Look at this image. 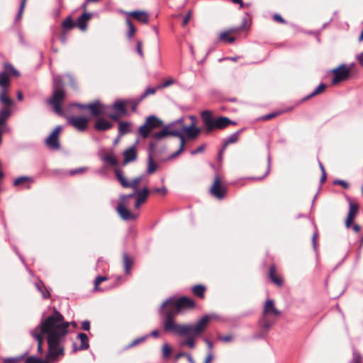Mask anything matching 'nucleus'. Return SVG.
I'll return each mask as SVG.
<instances>
[{
    "mask_svg": "<svg viewBox=\"0 0 363 363\" xmlns=\"http://www.w3.org/2000/svg\"><path fill=\"white\" fill-rule=\"evenodd\" d=\"M69 323L64 316L55 308L52 313L43 320L40 324V330L46 335L48 346V354L44 359L29 357L26 363H49L57 362L59 357L65 354L64 342L68 334Z\"/></svg>",
    "mask_w": 363,
    "mask_h": 363,
    "instance_id": "1",
    "label": "nucleus"
},
{
    "mask_svg": "<svg viewBox=\"0 0 363 363\" xmlns=\"http://www.w3.org/2000/svg\"><path fill=\"white\" fill-rule=\"evenodd\" d=\"M167 310L166 318L163 323L164 330L178 335L199 336L205 330L211 318L210 315H205L194 325H181L175 322L174 317L176 315H174L172 311Z\"/></svg>",
    "mask_w": 363,
    "mask_h": 363,
    "instance_id": "2",
    "label": "nucleus"
},
{
    "mask_svg": "<svg viewBox=\"0 0 363 363\" xmlns=\"http://www.w3.org/2000/svg\"><path fill=\"white\" fill-rule=\"evenodd\" d=\"M184 118H181L174 122L165 125L160 128V138L166 136H175L179 138L180 145L177 151L171 155L168 160L173 159L179 156L184 149L185 138L184 134H182V125Z\"/></svg>",
    "mask_w": 363,
    "mask_h": 363,
    "instance_id": "3",
    "label": "nucleus"
},
{
    "mask_svg": "<svg viewBox=\"0 0 363 363\" xmlns=\"http://www.w3.org/2000/svg\"><path fill=\"white\" fill-rule=\"evenodd\" d=\"M66 93L60 79H55L52 96L47 100V104L53 108L54 111L60 116L63 115L62 104L65 100Z\"/></svg>",
    "mask_w": 363,
    "mask_h": 363,
    "instance_id": "4",
    "label": "nucleus"
},
{
    "mask_svg": "<svg viewBox=\"0 0 363 363\" xmlns=\"http://www.w3.org/2000/svg\"><path fill=\"white\" fill-rule=\"evenodd\" d=\"M202 120L206 125V131L210 133L214 129H223L231 123H234L227 117H219L213 119L209 111H204L201 113Z\"/></svg>",
    "mask_w": 363,
    "mask_h": 363,
    "instance_id": "5",
    "label": "nucleus"
},
{
    "mask_svg": "<svg viewBox=\"0 0 363 363\" xmlns=\"http://www.w3.org/2000/svg\"><path fill=\"white\" fill-rule=\"evenodd\" d=\"M194 306V302L187 297H182L177 300L169 298L164 301L162 307L172 311L174 315H177L184 309L191 308Z\"/></svg>",
    "mask_w": 363,
    "mask_h": 363,
    "instance_id": "6",
    "label": "nucleus"
},
{
    "mask_svg": "<svg viewBox=\"0 0 363 363\" xmlns=\"http://www.w3.org/2000/svg\"><path fill=\"white\" fill-rule=\"evenodd\" d=\"M280 315V311L276 308L274 303L272 299H267L264 303L263 309V315L260 320V325L262 328L265 330H269L272 325L273 323L267 320L268 316L277 317Z\"/></svg>",
    "mask_w": 363,
    "mask_h": 363,
    "instance_id": "7",
    "label": "nucleus"
},
{
    "mask_svg": "<svg viewBox=\"0 0 363 363\" xmlns=\"http://www.w3.org/2000/svg\"><path fill=\"white\" fill-rule=\"evenodd\" d=\"M352 66H347L345 64H342L338 67L333 69L330 72L333 74L331 80V84L335 85L340 82L348 79L350 77L352 72Z\"/></svg>",
    "mask_w": 363,
    "mask_h": 363,
    "instance_id": "8",
    "label": "nucleus"
},
{
    "mask_svg": "<svg viewBox=\"0 0 363 363\" xmlns=\"http://www.w3.org/2000/svg\"><path fill=\"white\" fill-rule=\"evenodd\" d=\"M0 103L13 104V101L9 97L10 79L5 72H0Z\"/></svg>",
    "mask_w": 363,
    "mask_h": 363,
    "instance_id": "9",
    "label": "nucleus"
},
{
    "mask_svg": "<svg viewBox=\"0 0 363 363\" xmlns=\"http://www.w3.org/2000/svg\"><path fill=\"white\" fill-rule=\"evenodd\" d=\"M133 196L134 194H130L122 195L120 198V201L116 210L121 218L125 220H133L136 218V216L127 208L128 199Z\"/></svg>",
    "mask_w": 363,
    "mask_h": 363,
    "instance_id": "10",
    "label": "nucleus"
},
{
    "mask_svg": "<svg viewBox=\"0 0 363 363\" xmlns=\"http://www.w3.org/2000/svg\"><path fill=\"white\" fill-rule=\"evenodd\" d=\"M129 104V101L123 100L116 101L111 106L114 111L113 113L108 114V116L113 121H118L123 116L126 115V106Z\"/></svg>",
    "mask_w": 363,
    "mask_h": 363,
    "instance_id": "11",
    "label": "nucleus"
},
{
    "mask_svg": "<svg viewBox=\"0 0 363 363\" xmlns=\"http://www.w3.org/2000/svg\"><path fill=\"white\" fill-rule=\"evenodd\" d=\"M159 126V118L151 116L147 118L145 123L141 125L138 132L143 138L148 137L150 132L156 127Z\"/></svg>",
    "mask_w": 363,
    "mask_h": 363,
    "instance_id": "12",
    "label": "nucleus"
},
{
    "mask_svg": "<svg viewBox=\"0 0 363 363\" xmlns=\"http://www.w3.org/2000/svg\"><path fill=\"white\" fill-rule=\"evenodd\" d=\"M67 123L79 132L87 130L89 119L83 116H68Z\"/></svg>",
    "mask_w": 363,
    "mask_h": 363,
    "instance_id": "13",
    "label": "nucleus"
},
{
    "mask_svg": "<svg viewBox=\"0 0 363 363\" xmlns=\"http://www.w3.org/2000/svg\"><path fill=\"white\" fill-rule=\"evenodd\" d=\"M116 177L121 184L124 188H132L135 191L138 190V184L142 181L143 177H138L135 178L133 181L128 182L126 178L123 176L122 172L120 169H116L115 171Z\"/></svg>",
    "mask_w": 363,
    "mask_h": 363,
    "instance_id": "14",
    "label": "nucleus"
},
{
    "mask_svg": "<svg viewBox=\"0 0 363 363\" xmlns=\"http://www.w3.org/2000/svg\"><path fill=\"white\" fill-rule=\"evenodd\" d=\"M61 126H57L45 140L46 145L51 150H58L60 148L59 135L61 132Z\"/></svg>",
    "mask_w": 363,
    "mask_h": 363,
    "instance_id": "15",
    "label": "nucleus"
},
{
    "mask_svg": "<svg viewBox=\"0 0 363 363\" xmlns=\"http://www.w3.org/2000/svg\"><path fill=\"white\" fill-rule=\"evenodd\" d=\"M211 194L218 199H222L225 197L226 188L220 183L219 177L216 176L214 182L210 189Z\"/></svg>",
    "mask_w": 363,
    "mask_h": 363,
    "instance_id": "16",
    "label": "nucleus"
},
{
    "mask_svg": "<svg viewBox=\"0 0 363 363\" xmlns=\"http://www.w3.org/2000/svg\"><path fill=\"white\" fill-rule=\"evenodd\" d=\"M182 134H185L188 139L196 138L201 133V128L195 126V123H192L190 125H185L184 120L183 121Z\"/></svg>",
    "mask_w": 363,
    "mask_h": 363,
    "instance_id": "17",
    "label": "nucleus"
},
{
    "mask_svg": "<svg viewBox=\"0 0 363 363\" xmlns=\"http://www.w3.org/2000/svg\"><path fill=\"white\" fill-rule=\"evenodd\" d=\"M86 107L87 109L90 111L91 115L94 117L105 114V106L99 100L87 104Z\"/></svg>",
    "mask_w": 363,
    "mask_h": 363,
    "instance_id": "18",
    "label": "nucleus"
},
{
    "mask_svg": "<svg viewBox=\"0 0 363 363\" xmlns=\"http://www.w3.org/2000/svg\"><path fill=\"white\" fill-rule=\"evenodd\" d=\"M245 23H246V20L245 19L242 27L233 28L228 30L221 32L219 34V40L221 41L228 42L229 43H233L235 41V38L229 36V35L230 33H237V32L241 30L244 28Z\"/></svg>",
    "mask_w": 363,
    "mask_h": 363,
    "instance_id": "19",
    "label": "nucleus"
},
{
    "mask_svg": "<svg viewBox=\"0 0 363 363\" xmlns=\"http://www.w3.org/2000/svg\"><path fill=\"white\" fill-rule=\"evenodd\" d=\"M125 13L128 16L132 17L142 23H147L149 21V16L145 11H133L130 12H125Z\"/></svg>",
    "mask_w": 363,
    "mask_h": 363,
    "instance_id": "20",
    "label": "nucleus"
},
{
    "mask_svg": "<svg viewBox=\"0 0 363 363\" xmlns=\"http://www.w3.org/2000/svg\"><path fill=\"white\" fill-rule=\"evenodd\" d=\"M31 335L34 338H35V340H37V342H38V351L40 354H42L43 352V339H44V336L43 335L46 336V335L41 332L40 328V325L38 327H36L33 330H32Z\"/></svg>",
    "mask_w": 363,
    "mask_h": 363,
    "instance_id": "21",
    "label": "nucleus"
},
{
    "mask_svg": "<svg viewBox=\"0 0 363 363\" xmlns=\"http://www.w3.org/2000/svg\"><path fill=\"white\" fill-rule=\"evenodd\" d=\"M136 193V201L135 203V208H139L140 205L145 202L148 195L150 194V190L148 188L145 187L141 191H135Z\"/></svg>",
    "mask_w": 363,
    "mask_h": 363,
    "instance_id": "22",
    "label": "nucleus"
},
{
    "mask_svg": "<svg viewBox=\"0 0 363 363\" xmlns=\"http://www.w3.org/2000/svg\"><path fill=\"white\" fill-rule=\"evenodd\" d=\"M4 106L0 111V126L5 125L6 121L11 115V107L13 104H1Z\"/></svg>",
    "mask_w": 363,
    "mask_h": 363,
    "instance_id": "23",
    "label": "nucleus"
},
{
    "mask_svg": "<svg viewBox=\"0 0 363 363\" xmlns=\"http://www.w3.org/2000/svg\"><path fill=\"white\" fill-rule=\"evenodd\" d=\"M157 144L155 143H150V153L148 157V168H147V172L149 174H152L154 172H155L157 166L154 162L153 160V152L156 148Z\"/></svg>",
    "mask_w": 363,
    "mask_h": 363,
    "instance_id": "24",
    "label": "nucleus"
},
{
    "mask_svg": "<svg viewBox=\"0 0 363 363\" xmlns=\"http://www.w3.org/2000/svg\"><path fill=\"white\" fill-rule=\"evenodd\" d=\"M78 338L81 342V345L79 347H77L76 344H73V352H76L78 350H85L89 347V338L86 334L80 333L78 334Z\"/></svg>",
    "mask_w": 363,
    "mask_h": 363,
    "instance_id": "25",
    "label": "nucleus"
},
{
    "mask_svg": "<svg viewBox=\"0 0 363 363\" xmlns=\"http://www.w3.org/2000/svg\"><path fill=\"white\" fill-rule=\"evenodd\" d=\"M112 127L113 123L103 118L97 119L94 124V128L98 131H105Z\"/></svg>",
    "mask_w": 363,
    "mask_h": 363,
    "instance_id": "26",
    "label": "nucleus"
},
{
    "mask_svg": "<svg viewBox=\"0 0 363 363\" xmlns=\"http://www.w3.org/2000/svg\"><path fill=\"white\" fill-rule=\"evenodd\" d=\"M92 14L91 13L84 12L77 19V22L75 24L80 30H85L87 26V22L91 18Z\"/></svg>",
    "mask_w": 363,
    "mask_h": 363,
    "instance_id": "27",
    "label": "nucleus"
},
{
    "mask_svg": "<svg viewBox=\"0 0 363 363\" xmlns=\"http://www.w3.org/2000/svg\"><path fill=\"white\" fill-rule=\"evenodd\" d=\"M358 208H359V206L357 204H354L352 203H350L349 213H348L347 218L345 221V225L347 228L350 227L352 221L353 220L354 218L355 217L356 214L357 213Z\"/></svg>",
    "mask_w": 363,
    "mask_h": 363,
    "instance_id": "28",
    "label": "nucleus"
},
{
    "mask_svg": "<svg viewBox=\"0 0 363 363\" xmlns=\"http://www.w3.org/2000/svg\"><path fill=\"white\" fill-rule=\"evenodd\" d=\"M124 164H126L130 162L134 161L136 159L137 154L135 149L131 147L124 152Z\"/></svg>",
    "mask_w": 363,
    "mask_h": 363,
    "instance_id": "29",
    "label": "nucleus"
},
{
    "mask_svg": "<svg viewBox=\"0 0 363 363\" xmlns=\"http://www.w3.org/2000/svg\"><path fill=\"white\" fill-rule=\"evenodd\" d=\"M123 262L125 273L126 274H130L131 267L133 265L132 259L128 255L125 254V255H123Z\"/></svg>",
    "mask_w": 363,
    "mask_h": 363,
    "instance_id": "30",
    "label": "nucleus"
},
{
    "mask_svg": "<svg viewBox=\"0 0 363 363\" xmlns=\"http://www.w3.org/2000/svg\"><path fill=\"white\" fill-rule=\"evenodd\" d=\"M176 84H177V80L172 77L164 78L160 82V89L167 88Z\"/></svg>",
    "mask_w": 363,
    "mask_h": 363,
    "instance_id": "31",
    "label": "nucleus"
},
{
    "mask_svg": "<svg viewBox=\"0 0 363 363\" xmlns=\"http://www.w3.org/2000/svg\"><path fill=\"white\" fill-rule=\"evenodd\" d=\"M4 67L5 72H6L8 74L9 77V75L15 76V77H18L19 76L18 71L16 70L15 69V67L11 64H10V63H4Z\"/></svg>",
    "mask_w": 363,
    "mask_h": 363,
    "instance_id": "32",
    "label": "nucleus"
},
{
    "mask_svg": "<svg viewBox=\"0 0 363 363\" xmlns=\"http://www.w3.org/2000/svg\"><path fill=\"white\" fill-rule=\"evenodd\" d=\"M130 123L128 122H119L118 123V134L123 135L129 133Z\"/></svg>",
    "mask_w": 363,
    "mask_h": 363,
    "instance_id": "33",
    "label": "nucleus"
},
{
    "mask_svg": "<svg viewBox=\"0 0 363 363\" xmlns=\"http://www.w3.org/2000/svg\"><path fill=\"white\" fill-rule=\"evenodd\" d=\"M269 277L271 280L276 284L277 286L282 284V279L275 274V267H271L269 269Z\"/></svg>",
    "mask_w": 363,
    "mask_h": 363,
    "instance_id": "34",
    "label": "nucleus"
},
{
    "mask_svg": "<svg viewBox=\"0 0 363 363\" xmlns=\"http://www.w3.org/2000/svg\"><path fill=\"white\" fill-rule=\"evenodd\" d=\"M63 30H71L76 26L71 16H68L62 23Z\"/></svg>",
    "mask_w": 363,
    "mask_h": 363,
    "instance_id": "35",
    "label": "nucleus"
},
{
    "mask_svg": "<svg viewBox=\"0 0 363 363\" xmlns=\"http://www.w3.org/2000/svg\"><path fill=\"white\" fill-rule=\"evenodd\" d=\"M240 133V131L234 133L232 135H230L228 138H226V140L224 142L223 149H225V147L229 144L236 143L238 140Z\"/></svg>",
    "mask_w": 363,
    "mask_h": 363,
    "instance_id": "36",
    "label": "nucleus"
},
{
    "mask_svg": "<svg viewBox=\"0 0 363 363\" xmlns=\"http://www.w3.org/2000/svg\"><path fill=\"white\" fill-rule=\"evenodd\" d=\"M125 21H126V24L128 27V32L127 33V35H128V38H131L135 35L136 30H135V28L133 26V23L128 18H126Z\"/></svg>",
    "mask_w": 363,
    "mask_h": 363,
    "instance_id": "37",
    "label": "nucleus"
},
{
    "mask_svg": "<svg viewBox=\"0 0 363 363\" xmlns=\"http://www.w3.org/2000/svg\"><path fill=\"white\" fill-rule=\"evenodd\" d=\"M104 161L112 166H116L118 163L117 158L113 154H108L105 155Z\"/></svg>",
    "mask_w": 363,
    "mask_h": 363,
    "instance_id": "38",
    "label": "nucleus"
},
{
    "mask_svg": "<svg viewBox=\"0 0 363 363\" xmlns=\"http://www.w3.org/2000/svg\"><path fill=\"white\" fill-rule=\"evenodd\" d=\"M27 182H33V179L28 177H20L14 181L13 185L19 186Z\"/></svg>",
    "mask_w": 363,
    "mask_h": 363,
    "instance_id": "39",
    "label": "nucleus"
},
{
    "mask_svg": "<svg viewBox=\"0 0 363 363\" xmlns=\"http://www.w3.org/2000/svg\"><path fill=\"white\" fill-rule=\"evenodd\" d=\"M205 291V287L202 285H197L193 287V292L195 295L203 297Z\"/></svg>",
    "mask_w": 363,
    "mask_h": 363,
    "instance_id": "40",
    "label": "nucleus"
},
{
    "mask_svg": "<svg viewBox=\"0 0 363 363\" xmlns=\"http://www.w3.org/2000/svg\"><path fill=\"white\" fill-rule=\"evenodd\" d=\"M157 91L156 88H148L145 90V91L139 97L140 100H143L145 97L149 95L155 94Z\"/></svg>",
    "mask_w": 363,
    "mask_h": 363,
    "instance_id": "41",
    "label": "nucleus"
},
{
    "mask_svg": "<svg viewBox=\"0 0 363 363\" xmlns=\"http://www.w3.org/2000/svg\"><path fill=\"white\" fill-rule=\"evenodd\" d=\"M128 101H129L128 106H130L131 111L133 112H135L137 111L138 106L142 101V100H140V98H138L137 99Z\"/></svg>",
    "mask_w": 363,
    "mask_h": 363,
    "instance_id": "42",
    "label": "nucleus"
},
{
    "mask_svg": "<svg viewBox=\"0 0 363 363\" xmlns=\"http://www.w3.org/2000/svg\"><path fill=\"white\" fill-rule=\"evenodd\" d=\"M108 279L106 277L103 276H99L96 278L94 281V290L98 291L99 290V285L102 283L104 281H106Z\"/></svg>",
    "mask_w": 363,
    "mask_h": 363,
    "instance_id": "43",
    "label": "nucleus"
},
{
    "mask_svg": "<svg viewBox=\"0 0 363 363\" xmlns=\"http://www.w3.org/2000/svg\"><path fill=\"white\" fill-rule=\"evenodd\" d=\"M172 352V348L167 344H164L162 347L163 356L165 358H168Z\"/></svg>",
    "mask_w": 363,
    "mask_h": 363,
    "instance_id": "44",
    "label": "nucleus"
},
{
    "mask_svg": "<svg viewBox=\"0 0 363 363\" xmlns=\"http://www.w3.org/2000/svg\"><path fill=\"white\" fill-rule=\"evenodd\" d=\"M27 1L28 0H22L21 1L19 11H18V13L17 15V20H20L21 18Z\"/></svg>",
    "mask_w": 363,
    "mask_h": 363,
    "instance_id": "45",
    "label": "nucleus"
},
{
    "mask_svg": "<svg viewBox=\"0 0 363 363\" xmlns=\"http://www.w3.org/2000/svg\"><path fill=\"white\" fill-rule=\"evenodd\" d=\"M189 338L186 341H185L183 345H186L190 348H194L195 347L194 340V338L196 336L186 335Z\"/></svg>",
    "mask_w": 363,
    "mask_h": 363,
    "instance_id": "46",
    "label": "nucleus"
},
{
    "mask_svg": "<svg viewBox=\"0 0 363 363\" xmlns=\"http://www.w3.org/2000/svg\"><path fill=\"white\" fill-rule=\"evenodd\" d=\"M326 86L325 84H320L318 86L311 94V96H315L322 91H323L325 89Z\"/></svg>",
    "mask_w": 363,
    "mask_h": 363,
    "instance_id": "47",
    "label": "nucleus"
},
{
    "mask_svg": "<svg viewBox=\"0 0 363 363\" xmlns=\"http://www.w3.org/2000/svg\"><path fill=\"white\" fill-rule=\"evenodd\" d=\"M145 340V337L137 338V339L134 340L131 343H130L128 345V346L127 347V348H130V347H135L137 345H138L139 343L143 342Z\"/></svg>",
    "mask_w": 363,
    "mask_h": 363,
    "instance_id": "48",
    "label": "nucleus"
},
{
    "mask_svg": "<svg viewBox=\"0 0 363 363\" xmlns=\"http://www.w3.org/2000/svg\"><path fill=\"white\" fill-rule=\"evenodd\" d=\"M192 15V11L191 10L188 11L187 13L186 14L185 17L183 19L182 22V26H186L189 21H190Z\"/></svg>",
    "mask_w": 363,
    "mask_h": 363,
    "instance_id": "49",
    "label": "nucleus"
},
{
    "mask_svg": "<svg viewBox=\"0 0 363 363\" xmlns=\"http://www.w3.org/2000/svg\"><path fill=\"white\" fill-rule=\"evenodd\" d=\"M204 149H205V145H201L199 147H198L196 149L192 150L191 152V154L196 155V154L201 153L204 150Z\"/></svg>",
    "mask_w": 363,
    "mask_h": 363,
    "instance_id": "50",
    "label": "nucleus"
},
{
    "mask_svg": "<svg viewBox=\"0 0 363 363\" xmlns=\"http://www.w3.org/2000/svg\"><path fill=\"white\" fill-rule=\"evenodd\" d=\"M82 329L84 330H89L90 329V322L89 320H84L82 323Z\"/></svg>",
    "mask_w": 363,
    "mask_h": 363,
    "instance_id": "51",
    "label": "nucleus"
},
{
    "mask_svg": "<svg viewBox=\"0 0 363 363\" xmlns=\"http://www.w3.org/2000/svg\"><path fill=\"white\" fill-rule=\"evenodd\" d=\"M334 184L341 185L345 189H347L349 186L348 184L344 180H336Z\"/></svg>",
    "mask_w": 363,
    "mask_h": 363,
    "instance_id": "52",
    "label": "nucleus"
},
{
    "mask_svg": "<svg viewBox=\"0 0 363 363\" xmlns=\"http://www.w3.org/2000/svg\"><path fill=\"white\" fill-rule=\"evenodd\" d=\"M66 35H67V31L66 30H62V33L60 36V39L61 40V42L62 43H66Z\"/></svg>",
    "mask_w": 363,
    "mask_h": 363,
    "instance_id": "53",
    "label": "nucleus"
},
{
    "mask_svg": "<svg viewBox=\"0 0 363 363\" xmlns=\"http://www.w3.org/2000/svg\"><path fill=\"white\" fill-rule=\"evenodd\" d=\"M137 52L140 56L143 55V53L142 51V43L140 41H138L137 43Z\"/></svg>",
    "mask_w": 363,
    "mask_h": 363,
    "instance_id": "54",
    "label": "nucleus"
},
{
    "mask_svg": "<svg viewBox=\"0 0 363 363\" xmlns=\"http://www.w3.org/2000/svg\"><path fill=\"white\" fill-rule=\"evenodd\" d=\"M361 355L359 354V353H354V361L356 362V363H360L361 362Z\"/></svg>",
    "mask_w": 363,
    "mask_h": 363,
    "instance_id": "55",
    "label": "nucleus"
},
{
    "mask_svg": "<svg viewBox=\"0 0 363 363\" xmlns=\"http://www.w3.org/2000/svg\"><path fill=\"white\" fill-rule=\"evenodd\" d=\"M356 58L358 60L359 63L363 67V52L357 55Z\"/></svg>",
    "mask_w": 363,
    "mask_h": 363,
    "instance_id": "56",
    "label": "nucleus"
},
{
    "mask_svg": "<svg viewBox=\"0 0 363 363\" xmlns=\"http://www.w3.org/2000/svg\"><path fill=\"white\" fill-rule=\"evenodd\" d=\"M274 19L278 22H280V23H284V20L283 19V18L279 15V14H275L274 16Z\"/></svg>",
    "mask_w": 363,
    "mask_h": 363,
    "instance_id": "57",
    "label": "nucleus"
},
{
    "mask_svg": "<svg viewBox=\"0 0 363 363\" xmlns=\"http://www.w3.org/2000/svg\"><path fill=\"white\" fill-rule=\"evenodd\" d=\"M18 360L13 358L5 359L4 363H17Z\"/></svg>",
    "mask_w": 363,
    "mask_h": 363,
    "instance_id": "58",
    "label": "nucleus"
},
{
    "mask_svg": "<svg viewBox=\"0 0 363 363\" xmlns=\"http://www.w3.org/2000/svg\"><path fill=\"white\" fill-rule=\"evenodd\" d=\"M85 170H86V168H79V169L72 171V174H74L82 173V172H84Z\"/></svg>",
    "mask_w": 363,
    "mask_h": 363,
    "instance_id": "59",
    "label": "nucleus"
},
{
    "mask_svg": "<svg viewBox=\"0 0 363 363\" xmlns=\"http://www.w3.org/2000/svg\"><path fill=\"white\" fill-rule=\"evenodd\" d=\"M277 115V113H270V114H267L266 116H264L263 117L264 120H269L272 118H274V116H276Z\"/></svg>",
    "mask_w": 363,
    "mask_h": 363,
    "instance_id": "60",
    "label": "nucleus"
},
{
    "mask_svg": "<svg viewBox=\"0 0 363 363\" xmlns=\"http://www.w3.org/2000/svg\"><path fill=\"white\" fill-rule=\"evenodd\" d=\"M72 106H77L78 108H79L80 109H87V104L86 105H84V104H74Z\"/></svg>",
    "mask_w": 363,
    "mask_h": 363,
    "instance_id": "61",
    "label": "nucleus"
},
{
    "mask_svg": "<svg viewBox=\"0 0 363 363\" xmlns=\"http://www.w3.org/2000/svg\"><path fill=\"white\" fill-rule=\"evenodd\" d=\"M213 359V355L211 353H209L205 359V363H210Z\"/></svg>",
    "mask_w": 363,
    "mask_h": 363,
    "instance_id": "62",
    "label": "nucleus"
},
{
    "mask_svg": "<svg viewBox=\"0 0 363 363\" xmlns=\"http://www.w3.org/2000/svg\"><path fill=\"white\" fill-rule=\"evenodd\" d=\"M231 339V336L229 335L220 337V340H223V342H229Z\"/></svg>",
    "mask_w": 363,
    "mask_h": 363,
    "instance_id": "63",
    "label": "nucleus"
},
{
    "mask_svg": "<svg viewBox=\"0 0 363 363\" xmlns=\"http://www.w3.org/2000/svg\"><path fill=\"white\" fill-rule=\"evenodd\" d=\"M167 193V190L165 187L160 186V196L165 195Z\"/></svg>",
    "mask_w": 363,
    "mask_h": 363,
    "instance_id": "64",
    "label": "nucleus"
}]
</instances>
